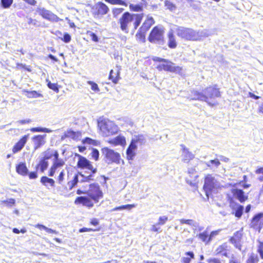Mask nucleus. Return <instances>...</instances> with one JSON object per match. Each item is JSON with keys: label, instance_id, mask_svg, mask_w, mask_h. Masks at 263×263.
I'll list each match as a JSON object with an SVG mask.
<instances>
[{"label": "nucleus", "instance_id": "f257e3e1", "mask_svg": "<svg viewBox=\"0 0 263 263\" xmlns=\"http://www.w3.org/2000/svg\"><path fill=\"white\" fill-rule=\"evenodd\" d=\"M143 18V14H132L128 12H125L119 18L118 23L121 30L125 33L129 32L130 28L133 32L137 29L140 24Z\"/></svg>", "mask_w": 263, "mask_h": 263}, {"label": "nucleus", "instance_id": "f03ea898", "mask_svg": "<svg viewBox=\"0 0 263 263\" xmlns=\"http://www.w3.org/2000/svg\"><path fill=\"white\" fill-rule=\"evenodd\" d=\"M203 93L199 92L197 91H193L192 93L194 97L192 100H198L203 101L207 102L209 105L213 106L214 103L209 101V99H214L220 96V92L219 90L213 87H209L205 89Z\"/></svg>", "mask_w": 263, "mask_h": 263}, {"label": "nucleus", "instance_id": "7ed1b4c3", "mask_svg": "<svg viewBox=\"0 0 263 263\" xmlns=\"http://www.w3.org/2000/svg\"><path fill=\"white\" fill-rule=\"evenodd\" d=\"M79 157V160L77 163V166L79 168H86L91 171V174L89 175H85L82 173H79V175L83 178L81 180L82 182L89 181L93 180V174L97 172V169L94 168L90 162L86 158L80 155H77Z\"/></svg>", "mask_w": 263, "mask_h": 263}, {"label": "nucleus", "instance_id": "20e7f679", "mask_svg": "<svg viewBox=\"0 0 263 263\" xmlns=\"http://www.w3.org/2000/svg\"><path fill=\"white\" fill-rule=\"evenodd\" d=\"M98 127L105 136H109L117 133L118 127L112 121L108 119H103L99 121Z\"/></svg>", "mask_w": 263, "mask_h": 263}, {"label": "nucleus", "instance_id": "39448f33", "mask_svg": "<svg viewBox=\"0 0 263 263\" xmlns=\"http://www.w3.org/2000/svg\"><path fill=\"white\" fill-rule=\"evenodd\" d=\"M176 34L181 39L187 41L198 40V34L196 31L191 28L183 27H178L176 30Z\"/></svg>", "mask_w": 263, "mask_h": 263}, {"label": "nucleus", "instance_id": "423d86ee", "mask_svg": "<svg viewBox=\"0 0 263 263\" xmlns=\"http://www.w3.org/2000/svg\"><path fill=\"white\" fill-rule=\"evenodd\" d=\"M164 28L162 26L155 27L148 36V41L152 43L163 45L164 44Z\"/></svg>", "mask_w": 263, "mask_h": 263}, {"label": "nucleus", "instance_id": "0eeeda50", "mask_svg": "<svg viewBox=\"0 0 263 263\" xmlns=\"http://www.w3.org/2000/svg\"><path fill=\"white\" fill-rule=\"evenodd\" d=\"M219 186V183L211 175H208L205 178L203 190L209 198L211 192Z\"/></svg>", "mask_w": 263, "mask_h": 263}, {"label": "nucleus", "instance_id": "6e6552de", "mask_svg": "<svg viewBox=\"0 0 263 263\" xmlns=\"http://www.w3.org/2000/svg\"><path fill=\"white\" fill-rule=\"evenodd\" d=\"M103 154L105 156L106 161L108 164L115 163L119 164L121 160L119 153L107 147H104L102 149Z\"/></svg>", "mask_w": 263, "mask_h": 263}, {"label": "nucleus", "instance_id": "1a4fd4ad", "mask_svg": "<svg viewBox=\"0 0 263 263\" xmlns=\"http://www.w3.org/2000/svg\"><path fill=\"white\" fill-rule=\"evenodd\" d=\"M162 63L158 65L156 67L159 71L164 70L166 71L179 73L182 70L181 67L175 66L174 63L168 60L165 59Z\"/></svg>", "mask_w": 263, "mask_h": 263}, {"label": "nucleus", "instance_id": "9d476101", "mask_svg": "<svg viewBox=\"0 0 263 263\" xmlns=\"http://www.w3.org/2000/svg\"><path fill=\"white\" fill-rule=\"evenodd\" d=\"M88 196L95 202H98L100 198L103 197V193L98 184H91L87 193Z\"/></svg>", "mask_w": 263, "mask_h": 263}, {"label": "nucleus", "instance_id": "9b49d317", "mask_svg": "<svg viewBox=\"0 0 263 263\" xmlns=\"http://www.w3.org/2000/svg\"><path fill=\"white\" fill-rule=\"evenodd\" d=\"M108 11V7L102 2L98 3L92 8V15L95 17L99 18L107 13Z\"/></svg>", "mask_w": 263, "mask_h": 263}, {"label": "nucleus", "instance_id": "f8f14e48", "mask_svg": "<svg viewBox=\"0 0 263 263\" xmlns=\"http://www.w3.org/2000/svg\"><path fill=\"white\" fill-rule=\"evenodd\" d=\"M36 11L44 18L47 20L48 21L54 22H58L59 21L61 20L55 14H53L50 11L46 10L44 8H37Z\"/></svg>", "mask_w": 263, "mask_h": 263}, {"label": "nucleus", "instance_id": "ddd939ff", "mask_svg": "<svg viewBox=\"0 0 263 263\" xmlns=\"http://www.w3.org/2000/svg\"><path fill=\"white\" fill-rule=\"evenodd\" d=\"M46 137V135H44L35 136L32 138L34 151H36L45 143V139Z\"/></svg>", "mask_w": 263, "mask_h": 263}, {"label": "nucleus", "instance_id": "4468645a", "mask_svg": "<svg viewBox=\"0 0 263 263\" xmlns=\"http://www.w3.org/2000/svg\"><path fill=\"white\" fill-rule=\"evenodd\" d=\"M234 198L238 199L240 202L242 203L248 199V195H245L244 192L240 189H233L231 190Z\"/></svg>", "mask_w": 263, "mask_h": 263}, {"label": "nucleus", "instance_id": "2eb2a0df", "mask_svg": "<svg viewBox=\"0 0 263 263\" xmlns=\"http://www.w3.org/2000/svg\"><path fill=\"white\" fill-rule=\"evenodd\" d=\"M261 223H263V213H258L254 216L251 223V227L254 229L259 228L260 231V225Z\"/></svg>", "mask_w": 263, "mask_h": 263}, {"label": "nucleus", "instance_id": "dca6fc26", "mask_svg": "<svg viewBox=\"0 0 263 263\" xmlns=\"http://www.w3.org/2000/svg\"><path fill=\"white\" fill-rule=\"evenodd\" d=\"M28 139V135H25L13 146L12 152L14 154L20 151L24 146Z\"/></svg>", "mask_w": 263, "mask_h": 263}, {"label": "nucleus", "instance_id": "f3484780", "mask_svg": "<svg viewBox=\"0 0 263 263\" xmlns=\"http://www.w3.org/2000/svg\"><path fill=\"white\" fill-rule=\"evenodd\" d=\"M182 147V160L184 162H189L190 160H192L194 158V155L189 151L185 145H181Z\"/></svg>", "mask_w": 263, "mask_h": 263}, {"label": "nucleus", "instance_id": "a211bd4d", "mask_svg": "<svg viewBox=\"0 0 263 263\" xmlns=\"http://www.w3.org/2000/svg\"><path fill=\"white\" fill-rule=\"evenodd\" d=\"M108 142L115 146L121 145L124 146L126 145L125 138L121 135H119L117 137L109 140Z\"/></svg>", "mask_w": 263, "mask_h": 263}, {"label": "nucleus", "instance_id": "6ab92c4d", "mask_svg": "<svg viewBox=\"0 0 263 263\" xmlns=\"http://www.w3.org/2000/svg\"><path fill=\"white\" fill-rule=\"evenodd\" d=\"M76 204H82L83 205L91 208L93 205V202L88 198L84 196L78 197L75 200Z\"/></svg>", "mask_w": 263, "mask_h": 263}, {"label": "nucleus", "instance_id": "aec40b11", "mask_svg": "<svg viewBox=\"0 0 263 263\" xmlns=\"http://www.w3.org/2000/svg\"><path fill=\"white\" fill-rule=\"evenodd\" d=\"M230 206L233 211H235V216L238 218H240L243 211V206L239 204L231 202L230 203Z\"/></svg>", "mask_w": 263, "mask_h": 263}, {"label": "nucleus", "instance_id": "412c9836", "mask_svg": "<svg viewBox=\"0 0 263 263\" xmlns=\"http://www.w3.org/2000/svg\"><path fill=\"white\" fill-rule=\"evenodd\" d=\"M137 149L136 145H134L131 142L126 150V155L128 160H133L136 156V151Z\"/></svg>", "mask_w": 263, "mask_h": 263}, {"label": "nucleus", "instance_id": "4be33fe9", "mask_svg": "<svg viewBox=\"0 0 263 263\" xmlns=\"http://www.w3.org/2000/svg\"><path fill=\"white\" fill-rule=\"evenodd\" d=\"M120 68L119 67H117L115 71L114 70H111L110 71L109 78L115 84L117 83L120 79Z\"/></svg>", "mask_w": 263, "mask_h": 263}, {"label": "nucleus", "instance_id": "5701e85b", "mask_svg": "<svg viewBox=\"0 0 263 263\" xmlns=\"http://www.w3.org/2000/svg\"><path fill=\"white\" fill-rule=\"evenodd\" d=\"M154 23L155 21L152 16L147 15L146 20L140 28L142 30L147 31Z\"/></svg>", "mask_w": 263, "mask_h": 263}, {"label": "nucleus", "instance_id": "b1692460", "mask_svg": "<svg viewBox=\"0 0 263 263\" xmlns=\"http://www.w3.org/2000/svg\"><path fill=\"white\" fill-rule=\"evenodd\" d=\"M146 142V139L143 135H140L136 136L133 138L131 143L136 145L138 147L139 145H142Z\"/></svg>", "mask_w": 263, "mask_h": 263}, {"label": "nucleus", "instance_id": "393cba45", "mask_svg": "<svg viewBox=\"0 0 263 263\" xmlns=\"http://www.w3.org/2000/svg\"><path fill=\"white\" fill-rule=\"evenodd\" d=\"M168 45L171 48H175L177 46V43L172 31H170L168 33Z\"/></svg>", "mask_w": 263, "mask_h": 263}, {"label": "nucleus", "instance_id": "a878e982", "mask_svg": "<svg viewBox=\"0 0 263 263\" xmlns=\"http://www.w3.org/2000/svg\"><path fill=\"white\" fill-rule=\"evenodd\" d=\"M16 172L20 175L25 176L27 174L28 169L25 163H20L16 167Z\"/></svg>", "mask_w": 263, "mask_h": 263}, {"label": "nucleus", "instance_id": "bb28decb", "mask_svg": "<svg viewBox=\"0 0 263 263\" xmlns=\"http://www.w3.org/2000/svg\"><path fill=\"white\" fill-rule=\"evenodd\" d=\"M41 182L45 186H48V185L50 186H54V180L52 179L49 178L46 176H43L41 179Z\"/></svg>", "mask_w": 263, "mask_h": 263}, {"label": "nucleus", "instance_id": "cd10ccee", "mask_svg": "<svg viewBox=\"0 0 263 263\" xmlns=\"http://www.w3.org/2000/svg\"><path fill=\"white\" fill-rule=\"evenodd\" d=\"M147 31H144L140 28L138 32L136 34V37L138 40L142 43L145 42V34Z\"/></svg>", "mask_w": 263, "mask_h": 263}, {"label": "nucleus", "instance_id": "c85d7f7f", "mask_svg": "<svg viewBox=\"0 0 263 263\" xmlns=\"http://www.w3.org/2000/svg\"><path fill=\"white\" fill-rule=\"evenodd\" d=\"M227 246L226 243H224L221 246H219L215 250V253L219 254L222 253V255L225 256H227V252H226V248Z\"/></svg>", "mask_w": 263, "mask_h": 263}, {"label": "nucleus", "instance_id": "c756f323", "mask_svg": "<svg viewBox=\"0 0 263 263\" xmlns=\"http://www.w3.org/2000/svg\"><path fill=\"white\" fill-rule=\"evenodd\" d=\"M136 206V205L134 204L124 205L116 207L114 209H113L111 210V211H116L122 210H130L132 209L135 208Z\"/></svg>", "mask_w": 263, "mask_h": 263}, {"label": "nucleus", "instance_id": "7c9ffc66", "mask_svg": "<svg viewBox=\"0 0 263 263\" xmlns=\"http://www.w3.org/2000/svg\"><path fill=\"white\" fill-rule=\"evenodd\" d=\"M186 257L182 258L183 263H190L191 258H194V254L193 252H187L185 253Z\"/></svg>", "mask_w": 263, "mask_h": 263}, {"label": "nucleus", "instance_id": "2f4dec72", "mask_svg": "<svg viewBox=\"0 0 263 263\" xmlns=\"http://www.w3.org/2000/svg\"><path fill=\"white\" fill-rule=\"evenodd\" d=\"M241 236V233L239 231H237L234 233V236L230 239V241L232 243H236L240 240Z\"/></svg>", "mask_w": 263, "mask_h": 263}, {"label": "nucleus", "instance_id": "473e14b6", "mask_svg": "<svg viewBox=\"0 0 263 263\" xmlns=\"http://www.w3.org/2000/svg\"><path fill=\"white\" fill-rule=\"evenodd\" d=\"M199 238L205 243H209L210 240H209V234L206 231L199 234Z\"/></svg>", "mask_w": 263, "mask_h": 263}, {"label": "nucleus", "instance_id": "72a5a7b5", "mask_svg": "<svg viewBox=\"0 0 263 263\" xmlns=\"http://www.w3.org/2000/svg\"><path fill=\"white\" fill-rule=\"evenodd\" d=\"M38 166L40 167L41 172H44L48 166V162L46 160L42 158Z\"/></svg>", "mask_w": 263, "mask_h": 263}, {"label": "nucleus", "instance_id": "f704fd0d", "mask_svg": "<svg viewBox=\"0 0 263 263\" xmlns=\"http://www.w3.org/2000/svg\"><path fill=\"white\" fill-rule=\"evenodd\" d=\"M259 259L257 254L252 253L248 258L247 263H258Z\"/></svg>", "mask_w": 263, "mask_h": 263}, {"label": "nucleus", "instance_id": "c9c22d12", "mask_svg": "<svg viewBox=\"0 0 263 263\" xmlns=\"http://www.w3.org/2000/svg\"><path fill=\"white\" fill-rule=\"evenodd\" d=\"M35 227L37 228L41 229V230L43 229V230H45L47 233H54V234L58 233V232L56 231L55 230L48 228L46 227V226L42 225V224H37Z\"/></svg>", "mask_w": 263, "mask_h": 263}, {"label": "nucleus", "instance_id": "e433bc0d", "mask_svg": "<svg viewBox=\"0 0 263 263\" xmlns=\"http://www.w3.org/2000/svg\"><path fill=\"white\" fill-rule=\"evenodd\" d=\"M53 150L48 149L43 153L44 156L42 158L47 160L50 159L53 156Z\"/></svg>", "mask_w": 263, "mask_h": 263}, {"label": "nucleus", "instance_id": "4c0bfd02", "mask_svg": "<svg viewBox=\"0 0 263 263\" xmlns=\"http://www.w3.org/2000/svg\"><path fill=\"white\" fill-rule=\"evenodd\" d=\"M87 83L88 84H89V85H90L91 89L93 91H95L96 92H98L100 91V89H99V88L98 87V85L95 82H94L93 81H88L87 82Z\"/></svg>", "mask_w": 263, "mask_h": 263}, {"label": "nucleus", "instance_id": "58836bf2", "mask_svg": "<svg viewBox=\"0 0 263 263\" xmlns=\"http://www.w3.org/2000/svg\"><path fill=\"white\" fill-rule=\"evenodd\" d=\"M78 175H76L74 176L73 179L72 181L68 182V185L70 190H71L78 183Z\"/></svg>", "mask_w": 263, "mask_h": 263}, {"label": "nucleus", "instance_id": "ea45409f", "mask_svg": "<svg viewBox=\"0 0 263 263\" xmlns=\"http://www.w3.org/2000/svg\"><path fill=\"white\" fill-rule=\"evenodd\" d=\"M46 82H47V86L50 89L54 90L57 92H59V90L57 84L52 83L48 80H46Z\"/></svg>", "mask_w": 263, "mask_h": 263}, {"label": "nucleus", "instance_id": "a19ab883", "mask_svg": "<svg viewBox=\"0 0 263 263\" xmlns=\"http://www.w3.org/2000/svg\"><path fill=\"white\" fill-rule=\"evenodd\" d=\"M205 164L209 167H211V165H214L216 167H217L220 164V162L218 159H216L210 160V161L206 162Z\"/></svg>", "mask_w": 263, "mask_h": 263}, {"label": "nucleus", "instance_id": "79ce46f5", "mask_svg": "<svg viewBox=\"0 0 263 263\" xmlns=\"http://www.w3.org/2000/svg\"><path fill=\"white\" fill-rule=\"evenodd\" d=\"M13 0H1V5L4 8H9L13 3Z\"/></svg>", "mask_w": 263, "mask_h": 263}, {"label": "nucleus", "instance_id": "37998d69", "mask_svg": "<svg viewBox=\"0 0 263 263\" xmlns=\"http://www.w3.org/2000/svg\"><path fill=\"white\" fill-rule=\"evenodd\" d=\"M165 6L171 11H175L176 8L175 5L168 1H165Z\"/></svg>", "mask_w": 263, "mask_h": 263}, {"label": "nucleus", "instance_id": "c03bdc74", "mask_svg": "<svg viewBox=\"0 0 263 263\" xmlns=\"http://www.w3.org/2000/svg\"><path fill=\"white\" fill-rule=\"evenodd\" d=\"M105 2L113 5H120L126 6V4L122 0H105Z\"/></svg>", "mask_w": 263, "mask_h": 263}, {"label": "nucleus", "instance_id": "a18cd8bd", "mask_svg": "<svg viewBox=\"0 0 263 263\" xmlns=\"http://www.w3.org/2000/svg\"><path fill=\"white\" fill-rule=\"evenodd\" d=\"M197 33L198 34V40H199L201 39V37H207L210 35L209 33L207 30H202L201 31H198L197 32Z\"/></svg>", "mask_w": 263, "mask_h": 263}, {"label": "nucleus", "instance_id": "49530a36", "mask_svg": "<svg viewBox=\"0 0 263 263\" xmlns=\"http://www.w3.org/2000/svg\"><path fill=\"white\" fill-rule=\"evenodd\" d=\"M65 175V172L64 170L60 172V173L57 178V180H58L59 184H63V181L64 179Z\"/></svg>", "mask_w": 263, "mask_h": 263}, {"label": "nucleus", "instance_id": "de8ad7c7", "mask_svg": "<svg viewBox=\"0 0 263 263\" xmlns=\"http://www.w3.org/2000/svg\"><path fill=\"white\" fill-rule=\"evenodd\" d=\"M129 8L135 11H141L142 10V7L139 5L130 4Z\"/></svg>", "mask_w": 263, "mask_h": 263}, {"label": "nucleus", "instance_id": "09e8293b", "mask_svg": "<svg viewBox=\"0 0 263 263\" xmlns=\"http://www.w3.org/2000/svg\"><path fill=\"white\" fill-rule=\"evenodd\" d=\"M124 10L123 8H115L112 10V14L114 17H117Z\"/></svg>", "mask_w": 263, "mask_h": 263}, {"label": "nucleus", "instance_id": "8fccbe9b", "mask_svg": "<svg viewBox=\"0 0 263 263\" xmlns=\"http://www.w3.org/2000/svg\"><path fill=\"white\" fill-rule=\"evenodd\" d=\"M83 143L84 144H89L92 145H96L97 141L95 140H93L90 138H86L83 140Z\"/></svg>", "mask_w": 263, "mask_h": 263}, {"label": "nucleus", "instance_id": "3c124183", "mask_svg": "<svg viewBox=\"0 0 263 263\" xmlns=\"http://www.w3.org/2000/svg\"><path fill=\"white\" fill-rule=\"evenodd\" d=\"M168 220V217L166 216H160L159 218L158 222L157 224L159 225H163L165 223V222Z\"/></svg>", "mask_w": 263, "mask_h": 263}, {"label": "nucleus", "instance_id": "603ef678", "mask_svg": "<svg viewBox=\"0 0 263 263\" xmlns=\"http://www.w3.org/2000/svg\"><path fill=\"white\" fill-rule=\"evenodd\" d=\"M64 164V162L62 159H58L57 160H54L53 165L55 166L57 168L59 167L63 166Z\"/></svg>", "mask_w": 263, "mask_h": 263}, {"label": "nucleus", "instance_id": "864d4df0", "mask_svg": "<svg viewBox=\"0 0 263 263\" xmlns=\"http://www.w3.org/2000/svg\"><path fill=\"white\" fill-rule=\"evenodd\" d=\"M189 225L192 227L193 230L196 231L197 227H198V222L195 221L194 220L190 219Z\"/></svg>", "mask_w": 263, "mask_h": 263}, {"label": "nucleus", "instance_id": "5fc2aeb1", "mask_svg": "<svg viewBox=\"0 0 263 263\" xmlns=\"http://www.w3.org/2000/svg\"><path fill=\"white\" fill-rule=\"evenodd\" d=\"M20 67L25 69V70H26L28 71H31V69L30 66H26V65L23 64H21V63H17L16 64V68L17 69H19L20 68Z\"/></svg>", "mask_w": 263, "mask_h": 263}, {"label": "nucleus", "instance_id": "6e6d98bb", "mask_svg": "<svg viewBox=\"0 0 263 263\" xmlns=\"http://www.w3.org/2000/svg\"><path fill=\"white\" fill-rule=\"evenodd\" d=\"M91 156L95 160H98L99 156V152L97 149H93L91 152Z\"/></svg>", "mask_w": 263, "mask_h": 263}, {"label": "nucleus", "instance_id": "4d7b16f0", "mask_svg": "<svg viewBox=\"0 0 263 263\" xmlns=\"http://www.w3.org/2000/svg\"><path fill=\"white\" fill-rule=\"evenodd\" d=\"M27 97L29 98H37L40 95L36 91H27Z\"/></svg>", "mask_w": 263, "mask_h": 263}, {"label": "nucleus", "instance_id": "13d9d810", "mask_svg": "<svg viewBox=\"0 0 263 263\" xmlns=\"http://www.w3.org/2000/svg\"><path fill=\"white\" fill-rule=\"evenodd\" d=\"M3 203H5L7 206H11L15 203V200L14 199L11 198L7 200H4L2 201Z\"/></svg>", "mask_w": 263, "mask_h": 263}, {"label": "nucleus", "instance_id": "bf43d9fd", "mask_svg": "<svg viewBox=\"0 0 263 263\" xmlns=\"http://www.w3.org/2000/svg\"><path fill=\"white\" fill-rule=\"evenodd\" d=\"M257 252L260 254L261 258L263 259V242H259Z\"/></svg>", "mask_w": 263, "mask_h": 263}, {"label": "nucleus", "instance_id": "052dcab7", "mask_svg": "<svg viewBox=\"0 0 263 263\" xmlns=\"http://www.w3.org/2000/svg\"><path fill=\"white\" fill-rule=\"evenodd\" d=\"M257 252L260 254L261 258L263 259V242H259Z\"/></svg>", "mask_w": 263, "mask_h": 263}, {"label": "nucleus", "instance_id": "680f3d73", "mask_svg": "<svg viewBox=\"0 0 263 263\" xmlns=\"http://www.w3.org/2000/svg\"><path fill=\"white\" fill-rule=\"evenodd\" d=\"M207 261L209 263H224L223 260L216 258L209 259Z\"/></svg>", "mask_w": 263, "mask_h": 263}, {"label": "nucleus", "instance_id": "e2e57ef3", "mask_svg": "<svg viewBox=\"0 0 263 263\" xmlns=\"http://www.w3.org/2000/svg\"><path fill=\"white\" fill-rule=\"evenodd\" d=\"M57 169V168L52 165L49 170V176L50 177H53Z\"/></svg>", "mask_w": 263, "mask_h": 263}, {"label": "nucleus", "instance_id": "0e129e2a", "mask_svg": "<svg viewBox=\"0 0 263 263\" xmlns=\"http://www.w3.org/2000/svg\"><path fill=\"white\" fill-rule=\"evenodd\" d=\"M219 231H213L211 233L210 235H209V240L211 241L213 238L216 235L218 234Z\"/></svg>", "mask_w": 263, "mask_h": 263}, {"label": "nucleus", "instance_id": "69168bd1", "mask_svg": "<svg viewBox=\"0 0 263 263\" xmlns=\"http://www.w3.org/2000/svg\"><path fill=\"white\" fill-rule=\"evenodd\" d=\"M71 40V36L68 33H65L63 36V41L65 43H69Z\"/></svg>", "mask_w": 263, "mask_h": 263}, {"label": "nucleus", "instance_id": "338daca9", "mask_svg": "<svg viewBox=\"0 0 263 263\" xmlns=\"http://www.w3.org/2000/svg\"><path fill=\"white\" fill-rule=\"evenodd\" d=\"M27 20V23L28 24H32L33 26H37V21L36 20H33L31 18H28Z\"/></svg>", "mask_w": 263, "mask_h": 263}, {"label": "nucleus", "instance_id": "774afa93", "mask_svg": "<svg viewBox=\"0 0 263 263\" xmlns=\"http://www.w3.org/2000/svg\"><path fill=\"white\" fill-rule=\"evenodd\" d=\"M30 130L32 132H43V127H34L31 128Z\"/></svg>", "mask_w": 263, "mask_h": 263}]
</instances>
